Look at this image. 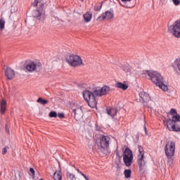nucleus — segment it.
I'll return each mask as SVG.
<instances>
[{
  "mask_svg": "<svg viewBox=\"0 0 180 180\" xmlns=\"http://www.w3.org/2000/svg\"><path fill=\"white\" fill-rule=\"evenodd\" d=\"M110 88L104 86L103 87H96L93 91L85 90L82 94L86 102L89 103V106L91 108H95L97 106L96 96H104L108 94Z\"/></svg>",
  "mask_w": 180,
  "mask_h": 180,
  "instance_id": "f257e3e1",
  "label": "nucleus"
},
{
  "mask_svg": "<svg viewBox=\"0 0 180 180\" xmlns=\"http://www.w3.org/2000/svg\"><path fill=\"white\" fill-rule=\"evenodd\" d=\"M170 115H172V120H165V124L167 129L170 131L179 132L180 131V115L177 114V111L174 109H170Z\"/></svg>",
  "mask_w": 180,
  "mask_h": 180,
  "instance_id": "f03ea898",
  "label": "nucleus"
},
{
  "mask_svg": "<svg viewBox=\"0 0 180 180\" xmlns=\"http://www.w3.org/2000/svg\"><path fill=\"white\" fill-rule=\"evenodd\" d=\"M146 75H148L150 78V82L154 83L155 85L159 87L163 91H167V86L165 84V82L162 76L157 71L153 70H146Z\"/></svg>",
  "mask_w": 180,
  "mask_h": 180,
  "instance_id": "7ed1b4c3",
  "label": "nucleus"
},
{
  "mask_svg": "<svg viewBox=\"0 0 180 180\" xmlns=\"http://www.w3.org/2000/svg\"><path fill=\"white\" fill-rule=\"evenodd\" d=\"M165 153L167 158L169 165H172L174 155H175V141L170 140L167 142L165 146Z\"/></svg>",
  "mask_w": 180,
  "mask_h": 180,
  "instance_id": "20e7f679",
  "label": "nucleus"
},
{
  "mask_svg": "<svg viewBox=\"0 0 180 180\" xmlns=\"http://www.w3.org/2000/svg\"><path fill=\"white\" fill-rule=\"evenodd\" d=\"M33 6L36 8L38 6L37 9L32 12L33 18L37 19V20H41V19L44 18V3H41V0H34L32 3Z\"/></svg>",
  "mask_w": 180,
  "mask_h": 180,
  "instance_id": "39448f33",
  "label": "nucleus"
},
{
  "mask_svg": "<svg viewBox=\"0 0 180 180\" xmlns=\"http://www.w3.org/2000/svg\"><path fill=\"white\" fill-rule=\"evenodd\" d=\"M66 61L72 67L82 65V60L78 55L70 54L66 56Z\"/></svg>",
  "mask_w": 180,
  "mask_h": 180,
  "instance_id": "423d86ee",
  "label": "nucleus"
},
{
  "mask_svg": "<svg viewBox=\"0 0 180 180\" xmlns=\"http://www.w3.org/2000/svg\"><path fill=\"white\" fill-rule=\"evenodd\" d=\"M145 152L143 151V147L139 146V155H137V163L139 164V167L141 170L145 169L146 167V158L144 156Z\"/></svg>",
  "mask_w": 180,
  "mask_h": 180,
  "instance_id": "0eeeda50",
  "label": "nucleus"
},
{
  "mask_svg": "<svg viewBox=\"0 0 180 180\" xmlns=\"http://www.w3.org/2000/svg\"><path fill=\"white\" fill-rule=\"evenodd\" d=\"M168 30L170 33H172L174 37L180 39V20H177L172 25L169 26Z\"/></svg>",
  "mask_w": 180,
  "mask_h": 180,
  "instance_id": "6e6552de",
  "label": "nucleus"
},
{
  "mask_svg": "<svg viewBox=\"0 0 180 180\" xmlns=\"http://www.w3.org/2000/svg\"><path fill=\"white\" fill-rule=\"evenodd\" d=\"M124 165H126L127 167L131 166L132 161H133V155L131 150L127 148L124 149V151L123 153V158Z\"/></svg>",
  "mask_w": 180,
  "mask_h": 180,
  "instance_id": "1a4fd4ad",
  "label": "nucleus"
},
{
  "mask_svg": "<svg viewBox=\"0 0 180 180\" xmlns=\"http://www.w3.org/2000/svg\"><path fill=\"white\" fill-rule=\"evenodd\" d=\"M110 138L108 136L103 135L100 137V145L98 146V149L103 150L109 146Z\"/></svg>",
  "mask_w": 180,
  "mask_h": 180,
  "instance_id": "9d476101",
  "label": "nucleus"
},
{
  "mask_svg": "<svg viewBox=\"0 0 180 180\" xmlns=\"http://www.w3.org/2000/svg\"><path fill=\"white\" fill-rule=\"evenodd\" d=\"M115 18V13L113 11H107L105 13H103L100 16L96 19L97 22H102L107 19L108 20H112Z\"/></svg>",
  "mask_w": 180,
  "mask_h": 180,
  "instance_id": "9b49d317",
  "label": "nucleus"
},
{
  "mask_svg": "<svg viewBox=\"0 0 180 180\" xmlns=\"http://www.w3.org/2000/svg\"><path fill=\"white\" fill-rule=\"evenodd\" d=\"M72 112H74L75 119L77 121L81 120L83 117L82 106L76 105L72 108Z\"/></svg>",
  "mask_w": 180,
  "mask_h": 180,
  "instance_id": "f8f14e48",
  "label": "nucleus"
},
{
  "mask_svg": "<svg viewBox=\"0 0 180 180\" xmlns=\"http://www.w3.org/2000/svg\"><path fill=\"white\" fill-rule=\"evenodd\" d=\"M41 68V64L37 62L30 61L25 66V69L29 72H33L37 70H39Z\"/></svg>",
  "mask_w": 180,
  "mask_h": 180,
  "instance_id": "ddd939ff",
  "label": "nucleus"
},
{
  "mask_svg": "<svg viewBox=\"0 0 180 180\" xmlns=\"http://www.w3.org/2000/svg\"><path fill=\"white\" fill-rule=\"evenodd\" d=\"M5 75L8 80H11L13 78H15V71L11 68H8L7 70H6Z\"/></svg>",
  "mask_w": 180,
  "mask_h": 180,
  "instance_id": "4468645a",
  "label": "nucleus"
},
{
  "mask_svg": "<svg viewBox=\"0 0 180 180\" xmlns=\"http://www.w3.org/2000/svg\"><path fill=\"white\" fill-rule=\"evenodd\" d=\"M173 68L176 74H180V58H176V60H174Z\"/></svg>",
  "mask_w": 180,
  "mask_h": 180,
  "instance_id": "2eb2a0df",
  "label": "nucleus"
},
{
  "mask_svg": "<svg viewBox=\"0 0 180 180\" xmlns=\"http://www.w3.org/2000/svg\"><path fill=\"white\" fill-rule=\"evenodd\" d=\"M139 97H141V99L142 100V102H148V101H150L149 94H146L143 91H141V93H139Z\"/></svg>",
  "mask_w": 180,
  "mask_h": 180,
  "instance_id": "dca6fc26",
  "label": "nucleus"
},
{
  "mask_svg": "<svg viewBox=\"0 0 180 180\" xmlns=\"http://www.w3.org/2000/svg\"><path fill=\"white\" fill-rule=\"evenodd\" d=\"M6 101L1 99L0 101V112L1 115H4L6 111Z\"/></svg>",
  "mask_w": 180,
  "mask_h": 180,
  "instance_id": "f3484780",
  "label": "nucleus"
},
{
  "mask_svg": "<svg viewBox=\"0 0 180 180\" xmlns=\"http://www.w3.org/2000/svg\"><path fill=\"white\" fill-rule=\"evenodd\" d=\"M107 114L111 117H114L117 115V110L115 108H108L106 109Z\"/></svg>",
  "mask_w": 180,
  "mask_h": 180,
  "instance_id": "a211bd4d",
  "label": "nucleus"
},
{
  "mask_svg": "<svg viewBox=\"0 0 180 180\" xmlns=\"http://www.w3.org/2000/svg\"><path fill=\"white\" fill-rule=\"evenodd\" d=\"M122 70H124V72H126L128 75L136 74L134 72V70H132V68L131 67H129V65H124V67L122 68Z\"/></svg>",
  "mask_w": 180,
  "mask_h": 180,
  "instance_id": "6ab92c4d",
  "label": "nucleus"
},
{
  "mask_svg": "<svg viewBox=\"0 0 180 180\" xmlns=\"http://www.w3.org/2000/svg\"><path fill=\"white\" fill-rule=\"evenodd\" d=\"M122 2H123V4H121V6H123L124 8H133L134 6V4H130L131 2V0H121Z\"/></svg>",
  "mask_w": 180,
  "mask_h": 180,
  "instance_id": "aec40b11",
  "label": "nucleus"
},
{
  "mask_svg": "<svg viewBox=\"0 0 180 180\" xmlns=\"http://www.w3.org/2000/svg\"><path fill=\"white\" fill-rule=\"evenodd\" d=\"M115 86H117L118 89H122V90H127L128 85L122 82H117L115 84Z\"/></svg>",
  "mask_w": 180,
  "mask_h": 180,
  "instance_id": "412c9836",
  "label": "nucleus"
},
{
  "mask_svg": "<svg viewBox=\"0 0 180 180\" xmlns=\"http://www.w3.org/2000/svg\"><path fill=\"white\" fill-rule=\"evenodd\" d=\"M84 19L87 23L91 22V19H92V13L87 12L84 15Z\"/></svg>",
  "mask_w": 180,
  "mask_h": 180,
  "instance_id": "4be33fe9",
  "label": "nucleus"
},
{
  "mask_svg": "<svg viewBox=\"0 0 180 180\" xmlns=\"http://www.w3.org/2000/svg\"><path fill=\"white\" fill-rule=\"evenodd\" d=\"M53 180H61L62 176L60 172H56L53 173Z\"/></svg>",
  "mask_w": 180,
  "mask_h": 180,
  "instance_id": "5701e85b",
  "label": "nucleus"
},
{
  "mask_svg": "<svg viewBox=\"0 0 180 180\" xmlns=\"http://www.w3.org/2000/svg\"><path fill=\"white\" fill-rule=\"evenodd\" d=\"M66 178H68V179H70V180H77V178L75 176V174H72L70 172L66 173Z\"/></svg>",
  "mask_w": 180,
  "mask_h": 180,
  "instance_id": "b1692460",
  "label": "nucleus"
},
{
  "mask_svg": "<svg viewBox=\"0 0 180 180\" xmlns=\"http://www.w3.org/2000/svg\"><path fill=\"white\" fill-rule=\"evenodd\" d=\"M124 177L126 179H129V178L131 177V170H130V169L124 170Z\"/></svg>",
  "mask_w": 180,
  "mask_h": 180,
  "instance_id": "393cba45",
  "label": "nucleus"
},
{
  "mask_svg": "<svg viewBox=\"0 0 180 180\" xmlns=\"http://www.w3.org/2000/svg\"><path fill=\"white\" fill-rule=\"evenodd\" d=\"M102 4H103V2L100 3L99 4H97L94 6V10L96 12H99V11H101V9H102Z\"/></svg>",
  "mask_w": 180,
  "mask_h": 180,
  "instance_id": "a878e982",
  "label": "nucleus"
},
{
  "mask_svg": "<svg viewBox=\"0 0 180 180\" xmlns=\"http://www.w3.org/2000/svg\"><path fill=\"white\" fill-rule=\"evenodd\" d=\"M5 27V19L1 18L0 20V30H2Z\"/></svg>",
  "mask_w": 180,
  "mask_h": 180,
  "instance_id": "bb28decb",
  "label": "nucleus"
},
{
  "mask_svg": "<svg viewBox=\"0 0 180 180\" xmlns=\"http://www.w3.org/2000/svg\"><path fill=\"white\" fill-rule=\"evenodd\" d=\"M37 103H39L41 105H46V103H48V101L44 100L43 98H39L37 100Z\"/></svg>",
  "mask_w": 180,
  "mask_h": 180,
  "instance_id": "cd10ccee",
  "label": "nucleus"
},
{
  "mask_svg": "<svg viewBox=\"0 0 180 180\" xmlns=\"http://www.w3.org/2000/svg\"><path fill=\"white\" fill-rule=\"evenodd\" d=\"M15 180H20V172L17 171L14 174Z\"/></svg>",
  "mask_w": 180,
  "mask_h": 180,
  "instance_id": "c85d7f7f",
  "label": "nucleus"
},
{
  "mask_svg": "<svg viewBox=\"0 0 180 180\" xmlns=\"http://www.w3.org/2000/svg\"><path fill=\"white\" fill-rule=\"evenodd\" d=\"M49 116H50V117H56L57 113L55 112L54 111H52L49 114Z\"/></svg>",
  "mask_w": 180,
  "mask_h": 180,
  "instance_id": "c756f323",
  "label": "nucleus"
},
{
  "mask_svg": "<svg viewBox=\"0 0 180 180\" xmlns=\"http://www.w3.org/2000/svg\"><path fill=\"white\" fill-rule=\"evenodd\" d=\"M172 2L176 6H178V5L180 4V0H172Z\"/></svg>",
  "mask_w": 180,
  "mask_h": 180,
  "instance_id": "7c9ffc66",
  "label": "nucleus"
},
{
  "mask_svg": "<svg viewBox=\"0 0 180 180\" xmlns=\"http://www.w3.org/2000/svg\"><path fill=\"white\" fill-rule=\"evenodd\" d=\"M30 173L32 174V176H34V174H35L34 169H33V168H30Z\"/></svg>",
  "mask_w": 180,
  "mask_h": 180,
  "instance_id": "2f4dec72",
  "label": "nucleus"
},
{
  "mask_svg": "<svg viewBox=\"0 0 180 180\" xmlns=\"http://www.w3.org/2000/svg\"><path fill=\"white\" fill-rule=\"evenodd\" d=\"M7 149H8V147H5V148H3V152H2L3 155L6 154Z\"/></svg>",
  "mask_w": 180,
  "mask_h": 180,
  "instance_id": "473e14b6",
  "label": "nucleus"
},
{
  "mask_svg": "<svg viewBox=\"0 0 180 180\" xmlns=\"http://www.w3.org/2000/svg\"><path fill=\"white\" fill-rule=\"evenodd\" d=\"M58 117L60 119H63V117H65V115L63 114V113H59V114H58Z\"/></svg>",
  "mask_w": 180,
  "mask_h": 180,
  "instance_id": "72a5a7b5",
  "label": "nucleus"
},
{
  "mask_svg": "<svg viewBox=\"0 0 180 180\" xmlns=\"http://www.w3.org/2000/svg\"><path fill=\"white\" fill-rule=\"evenodd\" d=\"M80 174L82 175L83 177H84L85 180H89V179L86 177V176H85V174L82 172H80Z\"/></svg>",
  "mask_w": 180,
  "mask_h": 180,
  "instance_id": "f704fd0d",
  "label": "nucleus"
},
{
  "mask_svg": "<svg viewBox=\"0 0 180 180\" xmlns=\"http://www.w3.org/2000/svg\"><path fill=\"white\" fill-rule=\"evenodd\" d=\"M145 132L146 134H147V128H146V127H145Z\"/></svg>",
  "mask_w": 180,
  "mask_h": 180,
  "instance_id": "c9c22d12",
  "label": "nucleus"
},
{
  "mask_svg": "<svg viewBox=\"0 0 180 180\" xmlns=\"http://www.w3.org/2000/svg\"><path fill=\"white\" fill-rule=\"evenodd\" d=\"M77 171L78 172L79 174L81 173V172L79 170V169H77Z\"/></svg>",
  "mask_w": 180,
  "mask_h": 180,
  "instance_id": "e433bc0d",
  "label": "nucleus"
},
{
  "mask_svg": "<svg viewBox=\"0 0 180 180\" xmlns=\"http://www.w3.org/2000/svg\"><path fill=\"white\" fill-rule=\"evenodd\" d=\"M39 180H43V179H39Z\"/></svg>",
  "mask_w": 180,
  "mask_h": 180,
  "instance_id": "4c0bfd02",
  "label": "nucleus"
},
{
  "mask_svg": "<svg viewBox=\"0 0 180 180\" xmlns=\"http://www.w3.org/2000/svg\"><path fill=\"white\" fill-rule=\"evenodd\" d=\"M81 1H84V0H81Z\"/></svg>",
  "mask_w": 180,
  "mask_h": 180,
  "instance_id": "58836bf2",
  "label": "nucleus"
}]
</instances>
